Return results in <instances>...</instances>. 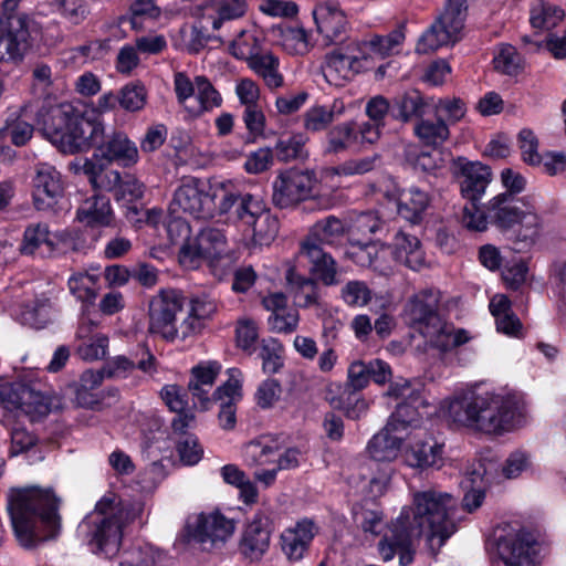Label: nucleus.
I'll return each instance as SVG.
<instances>
[{"label":"nucleus","mask_w":566,"mask_h":566,"mask_svg":"<svg viewBox=\"0 0 566 566\" xmlns=\"http://www.w3.org/2000/svg\"><path fill=\"white\" fill-rule=\"evenodd\" d=\"M450 419L485 434H502L526 421V405L516 394L468 392L452 399L448 407Z\"/></svg>","instance_id":"1"},{"label":"nucleus","mask_w":566,"mask_h":566,"mask_svg":"<svg viewBox=\"0 0 566 566\" xmlns=\"http://www.w3.org/2000/svg\"><path fill=\"white\" fill-rule=\"evenodd\" d=\"M60 499L50 488H13L8 493V512L20 545L32 548L60 531Z\"/></svg>","instance_id":"2"},{"label":"nucleus","mask_w":566,"mask_h":566,"mask_svg":"<svg viewBox=\"0 0 566 566\" xmlns=\"http://www.w3.org/2000/svg\"><path fill=\"white\" fill-rule=\"evenodd\" d=\"M457 501L452 494L434 489L417 491L412 504L405 506L394 521L406 528L398 535L400 543L426 535L429 541L438 538L439 546L457 531Z\"/></svg>","instance_id":"3"},{"label":"nucleus","mask_w":566,"mask_h":566,"mask_svg":"<svg viewBox=\"0 0 566 566\" xmlns=\"http://www.w3.org/2000/svg\"><path fill=\"white\" fill-rule=\"evenodd\" d=\"M501 179L506 191L490 200L491 217L503 230H510L516 226L512 239L513 249L516 252L527 251L542 234V219L531 200L516 197L526 185L525 178L520 172L506 168L502 171Z\"/></svg>","instance_id":"4"},{"label":"nucleus","mask_w":566,"mask_h":566,"mask_svg":"<svg viewBox=\"0 0 566 566\" xmlns=\"http://www.w3.org/2000/svg\"><path fill=\"white\" fill-rule=\"evenodd\" d=\"M36 125L44 137L64 154L97 148L105 130L94 114L85 115L71 105L62 104L39 108Z\"/></svg>","instance_id":"5"},{"label":"nucleus","mask_w":566,"mask_h":566,"mask_svg":"<svg viewBox=\"0 0 566 566\" xmlns=\"http://www.w3.org/2000/svg\"><path fill=\"white\" fill-rule=\"evenodd\" d=\"M125 509L115 493L105 494L95 505V510L85 516L80 531L85 535L91 551L112 558L120 548Z\"/></svg>","instance_id":"6"},{"label":"nucleus","mask_w":566,"mask_h":566,"mask_svg":"<svg viewBox=\"0 0 566 566\" xmlns=\"http://www.w3.org/2000/svg\"><path fill=\"white\" fill-rule=\"evenodd\" d=\"M52 408L51 397L34 385L24 382L0 384V422L4 423L7 413L21 412L38 421L46 417Z\"/></svg>","instance_id":"7"},{"label":"nucleus","mask_w":566,"mask_h":566,"mask_svg":"<svg viewBox=\"0 0 566 566\" xmlns=\"http://www.w3.org/2000/svg\"><path fill=\"white\" fill-rule=\"evenodd\" d=\"M467 0H448L444 11L421 35L417 52L427 54L459 40L467 17Z\"/></svg>","instance_id":"8"},{"label":"nucleus","mask_w":566,"mask_h":566,"mask_svg":"<svg viewBox=\"0 0 566 566\" xmlns=\"http://www.w3.org/2000/svg\"><path fill=\"white\" fill-rule=\"evenodd\" d=\"M40 24L25 14L10 17L0 28V62L19 64L40 35Z\"/></svg>","instance_id":"9"},{"label":"nucleus","mask_w":566,"mask_h":566,"mask_svg":"<svg viewBox=\"0 0 566 566\" xmlns=\"http://www.w3.org/2000/svg\"><path fill=\"white\" fill-rule=\"evenodd\" d=\"M316 184L314 170L296 167L283 169L272 185L273 205L280 209L295 207L312 197Z\"/></svg>","instance_id":"10"},{"label":"nucleus","mask_w":566,"mask_h":566,"mask_svg":"<svg viewBox=\"0 0 566 566\" xmlns=\"http://www.w3.org/2000/svg\"><path fill=\"white\" fill-rule=\"evenodd\" d=\"M184 296L174 289L160 290L149 301L148 332L167 342L176 340L177 315L182 312Z\"/></svg>","instance_id":"11"},{"label":"nucleus","mask_w":566,"mask_h":566,"mask_svg":"<svg viewBox=\"0 0 566 566\" xmlns=\"http://www.w3.org/2000/svg\"><path fill=\"white\" fill-rule=\"evenodd\" d=\"M439 304V291L427 289L411 296L403 310L406 322L428 342L443 328V319L438 312Z\"/></svg>","instance_id":"12"},{"label":"nucleus","mask_w":566,"mask_h":566,"mask_svg":"<svg viewBox=\"0 0 566 566\" xmlns=\"http://www.w3.org/2000/svg\"><path fill=\"white\" fill-rule=\"evenodd\" d=\"M235 530V522L219 511L199 513L187 520L185 532L188 541L202 545L203 549H211L231 537Z\"/></svg>","instance_id":"13"},{"label":"nucleus","mask_w":566,"mask_h":566,"mask_svg":"<svg viewBox=\"0 0 566 566\" xmlns=\"http://www.w3.org/2000/svg\"><path fill=\"white\" fill-rule=\"evenodd\" d=\"M214 210L213 197L197 178L185 179L175 190L169 203L170 214H188L195 219H208Z\"/></svg>","instance_id":"14"},{"label":"nucleus","mask_w":566,"mask_h":566,"mask_svg":"<svg viewBox=\"0 0 566 566\" xmlns=\"http://www.w3.org/2000/svg\"><path fill=\"white\" fill-rule=\"evenodd\" d=\"M227 243L222 230L216 228L202 229L198 237L182 244L179 251L180 263L188 269L200 266L205 260L219 259Z\"/></svg>","instance_id":"15"},{"label":"nucleus","mask_w":566,"mask_h":566,"mask_svg":"<svg viewBox=\"0 0 566 566\" xmlns=\"http://www.w3.org/2000/svg\"><path fill=\"white\" fill-rule=\"evenodd\" d=\"M497 554L505 566H539V544L532 534L517 531L497 539Z\"/></svg>","instance_id":"16"},{"label":"nucleus","mask_w":566,"mask_h":566,"mask_svg":"<svg viewBox=\"0 0 566 566\" xmlns=\"http://www.w3.org/2000/svg\"><path fill=\"white\" fill-rule=\"evenodd\" d=\"M64 195L62 175L48 163L34 166L32 178V200L38 211H51L59 205Z\"/></svg>","instance_id":"17"},{"label":"nucleus","mask_w":566,"mask_h":566,"mask_svg":"<svg viewBox=\"0 0 566 566\" xmlns=\"http://www.w3.org/2000/svg\"><path fill=\"white\" fill-rule=\"evenodd\" d=\"M313 18L325 45L345 40L349 22L337 0H319L313 9Z\"/></svg>","instance_id":"18"},{"label":"nucleus","mask_w":566,"mask_h":566,"mask_svg":"<svg viewBox=\"0 0 566 566\" xmlns=\"http://www.w3.org/2000/svg\"><path fill=\"white\" fill-rule=\"evenodd\" d=\"M266 208L264 200L258 195L222 187L218 203L219 213L231 214L244 227L251 223Z\"/></svg>","instance_id":"19"},{"label":"nucleus","mask_w":566,"mask_h":566,"mask_svg":"<svg viewBox=\"0 0 566 566\" xmlns=\"http://www.w3.org/2000/svg\"><path fill=\"white\" fill-rule=\"evenodd\" d=\"M326 142V153L339 154L352 146L375 144L376 129L368 125L357 124L353 120L344 122L328 130Z\"/></svg>","instance_id":"20"},{"label":"nucleus","mask_w":566,"mask_h":566,"mask_svg":"<svg viewBox=\"0 0 566 566\" xmlns=\"http://www.w3.org/2000/svg\"><path fill=\"white\" fill-rule=\"evenodd\" d=\"M454 174L460 180V191L469 201H478L491 181V170L479 161H469L463 157L453 160Z\"/></svg>","instance_id":"21"},{"label":"nucleus","mask_w":566,"mask_h":566,"mask_svg":"<svg viewBox=\"0 0 566 566\" xmlns=\"http://www.w3.org/2000/svg\"><path fill=\"white\" fill-rule=\"evenodd\" d=\"M271 533L270 517L256 513L242 534L240 552L252 562L260 560L270 547Z\"/></svg>","instance_id":"22"},{"label":"nucleus","mask_w":566,"mask_h":566,"mask_svg":"<svg viewBox=\"0 0 566 566\" xmlns=\"http://www.w3.org/2000/svg\"><path fill=\"white\" fill-rule=\"evenodd\" d=\"M391 377L390 366L381 359L369 361L356 360L347 370V380L344 390L360 391L366 388L370 380L384 385Z\"/></svg>","instance_id":"23"},{"label":"nucleus","mask_w":566,"mask_h":566,"mask_svg":"<svg viewBox=\"0 0 566 566\" xmlns=\"http://www.w3.org/2000/svg\"><path fill=\"white\" fill-rule=\"evenodd\" d=\"M95 157L108 163L116 161L124 167L135 165L138 159V149L134 142L123 132L103 133V142L98 143Z\"/></svg>","instance_id":"24"},{"label":"nucleus","mask_w":566,"mask_h":566,"mask_svg":"<svg viewBox=\"0 0 566 566\" xmlns=\"http://www.w3.org/2000/svg\"><path fill=\"white\" fill-rule=\"evenodd\" d=\"M229 379L213 391V399L221 401L218 415L222 429L231 430L237 423L235 403L241 398V371L237 368L228 370Z\"/></svg>","instance_id":"25"},{"label":"nucleus","mask_w":566,"mask_h":566,"mask_svg":"<svg viewBox=\"0 0 566 566\" xmlns=\"http://www.w3.org/2000/svg\"><path fill=\"white\" fill-rule=\"evenodd\" d=\"M316 532L315 524L306 518L285 528L280 536V544L286 558L290 562L301 560L307 553Z\"/></svg>","instance_id":"26"},{"label":"nucleus","mask_w":566,"mask_h":566,"mask_svg":"<svg viewBox=\"0 0 566 566\" xmlns=\"http://www.w3.org/2000/svg\"><path fill=\"white\" fill-rule=\"evenodd\" d=\"M285 281L286 290L295 306L301 308L322 306V291L316 280L300 274L294 268H289Z\"/></svg>","instance_id":"27"},{"label":"nucleus","mask_w":566,"mask_h":566,"mask_svg":"<svg viewBox=\"0 0 566 566\" xmlns=\"http://www.w3.org/2000/svg\"><path fill=\"white\" fill-rule=\"evenodd\" d=\"M444 446L433 438L418 440L403 451L406 464L415 469H440L444 464Z\"/></svg>","instance_id":"28"},{"label":"nucleus","mask_w":566,"mask_h":566,"mask_svg":"<svg viewBox=\"0 0 566 566\" xmlns=\"http://www.w3.org/2000/svg\"><path fill=\"white\" fill-rule=\"evenodd\" d=\"M70 169L75 174H83L95 190L115 191L122 180L117 170L106 169L102 164L93 159H77L70 164Z\"/></svg>","instance_id":"29"},{"label":"nucleus","mask_w":566,"mask_h":566,"mask_svg":"<svg viewBox=\"0 0 566 566\" xmlns=\"http://www.w3.org/2000/svg\"><path fill=\"white\" fill-rule=\"evenodd\" d=\"M300 254L307 258L311 264L310 272L324 285L332 286L339 283L337 263L321 245L301 244Z\"/></svg>","instance_id":"30"},{"label":"nucleus","mask_w":566,"mask_h":566,"mask_svg":"<svg viewBox=\"0 0 566 566\" xmlns=\"http://www.w3.org/2000/svg\"><path fill=\"white\" fill-rule=\"evenodd\" d=\"M76 218L80 222L84 223L92 232V235L95 237L96 229L108 227L112 223L113 213L109 199L101 195H94L87 198L78 207Z\"/></svg>","instance_id":"31"},{"label":"nucleus","mask_w":566,"mask_h":566,"mask_svg":"<svg viewBox=\"0 0 566 566\" xmlns=\"http://www.w3.org/2000/svg\"><path fill=\"white\" fill-rule=\"evenodd\" d=\"M396 261L407 268L418 271L424 266L426 258L420 240L405 231H398L391 243Z\"/></svg>","instance_id":"32"},{"label":"nucleus","mask_w":566,"mask_h":566,"mask_svg":"<svg viewBox=\"0 0 566 566\" xmlns=\"http://www.w3.org/2000/svg\"><path fill=\"white\" fill-rule=\"evenodd\" d=\"M347 233L346 223L335 216H327L316 221L301 244L338 245Z\"/></svg>","instance_id":"33"},{"label":"nucleus","mask_w":566,"mask_h":566,"mask_svg":"<svg viewBox=\"0 0 566 566\" xmlns=\"http://www.w3.org/2000/svg\"><path fill=\"white\" fill-rule=\"evenodd\" d=\"M428 103L418 90H409L398 94L391 102V116L402 123L421 119Z\"/></svg>","instance_id":"34"},{"label":"nucleus","mask_w":566,"mask_h":566,"mask_svg":"<svg viewBox=\"0 0 566 566\" xmlns=\"http://www.w3.org/2000/svg\"><path fill=\"white\" fill-rule=\"evenodd\" d=\"M403 528V526L399 527L395 522L390 523L388 532L384 534L382 539L378 544V552L384 560H390L396 553H399V563L401 566H407L412 563V544L416 538H410L407 544L400 543L401 541L398 535L400 534V530L402 531Z\"/></svg>","instance_id":"35"},{"label":"nucleus","mask_w":566,"mask_h":566,"mask_svg":"<svg viewBox=\"0 0 566 566\" xmlns=\"http://www.w3.org/2000/svg\"><path fill=\"white\" fill-rule=\"evenodd\" d=\"M55 314L56 308L53 302L42 294L22 306L20 319L24 325L42 329L54 321Z\"/></svg>","instance_id":"36"},{"label":"nucleus","mask_w":566,"mask_h":566,"mask_svg":"<svg viewBox=\"0 0 566 566\" xmlns=\"http://www.w3.org/2000/svg\"><path fill=\"white\" fill-rule=\"evenodd\" d=\"M429 193L417 186L403 189L398 202V213L411 223H419L430 205Z\"/></svg>","instance_id":"37"},{"label":"nucleus","mask_w":566,"mask_h":566,"mask_svg":"<svg viewBox=\"0 0 566 566\" xmlns=\"http://www.w3.org/2000/svg\"><path fill=\"white\" fill-rule=\"evenodd\" d=\"M249 69L270 90H277L284 85V77L280 72V59L270 51L261 52L248 63Z\"/></svg>","instance_id":"38"},{"label":"nucleus","mask_w":566,"mask_h":566,"mask_svg":"<svg viewBox=\"0 0 566 566\" xmlns=\"http://www.w3.org/2000/svg\"><path fill=\"white\" fill-rule=\"evenodd\" d=\"M206 9L209 11L213 30H219L224 22L238 20L245 15L248 0H207Z\"/></svg>","instance_id":"39"},{"label":"nucleus","mask_w":566,"mask_h":566,"mask_svg":"<svg viewBox=\"0 0 566 566\" xmlns=\"http://www.w3.org/2000/svg\"><path fill=\"white\" fill-rule=\"evenodd\" d=\"M345 112V104L335 99L331 105H314L304 113L303 125L308 132H322Z\"/></svg>","instance_id":"40"},{"label":"nucleus","mask_w":566,"mask_h":566,"mask_svg":"<svg viewBox=\"0 0 566 566\" xmlns=\"http://www.w3.org/2000/svg\"><path fill=\"white\" fill-rule=\"evenodd\" d=\"M397 430L385 426L368 442L367 450L376 461H391L397 458L401 448L402 438L394 434Z\"/></svg>","instance_id":"41"},{"label":"nucleus","mask_w":566,"mask_h":566,"mask_svg":"<svg viewBox=\"0 0 566 566\" xmlns=\"http://www.w3.org/2000/svg\"><path fill=\"white\" fill-rule=\"evenodd\" d=\"M195 99L196 104L190 105V108H188V113L195 117L210 113L213 109L219 108L223 103V98L220 92L205 75L197 76V91Z\"/></svg>","instance_id":"42"},{"label":"nucleus","mask_w":566,"mask_h":566,"mask_svg":"<svg viewBox=\"0 0 566 566\" xmlns=\"http://www.w3.org/2000/svg\"><path fill=\"white\" fill-rule=\"evenodd\" d=\"M353 521L355 526L366 536H379L390 524L384 521V512L379 507H370L367 504H359L353 507Z\"/></svg>","instance_id":"43"},{"label":"nucleus","mask_w":566,"mask_h":566,"mask_svg":"<svg viewBox=\"0 0 566 566\" xmlns=\"http://www.w3.org/2000/svg\"><path fill=\"white\" fill-rule=\"evenodd\" d=\"M359 63L357 56L353 54L342 53L334 50L326 55L324 65V75L332 82L338 80H348L356 73V66Z\"/></svg>","instance_id":"44"},{"label":"nucleus","mask_w":566,"mask_h":566,"mask_svg":"<svg viewBox=\"0 0 566 566\" xmlns=\"http://www.w3.org/2000/svg\"><path fill=\"white\" fill-rule=\"evenodd\" d=\"M424 408H427V403L421 395L417 396V401L416 399L401 401L391 413L387 424L397 431L405 430L420 421L422 418L421 409Z\"/></svg>","instance_id":"45"},{"label":"nucleus","mask_w":566,"mask_h":566,"mask_svg":"<svg viewBox=\"0 0 566 566\" xmlns=\"http://www.w3.org/2000/svg\"><path fill=\"white\" fill-rule=\"evenodd\" d=\"M307 140L308 138L303 134L281 136L272 149L273 157L282 163L304 160L308 157V151L305 147Z\"/></svg>","instance_id":"46"},{"label":"nucleus","mask_w":566,"mask_h":566,"mask_svg":"<svg viewBox=\"0 0 566 566\" xmlns=\"http://www.w3.org/2000/svg\"><path fill=\"white\" fill-rule=\"evenodd\" d=\"M245 228L251 231L254 245H269L277 235L279 220L266 208Z\"/></svg>","instance_id":"47"},{"label":"nucleus","mask_w":566,"mask_h":566,"mask_svg":"<svg viewBox=\"0 0 566 566\" xmlns=\"http://www.w3.org/2000/svg\"><path fill=\"white\" fill-rule=\"evenodd\" d=\"M381 227L379 217L371 211L361 212L346 226L348 239L352 244H360L363 241H371L370 235Z\"/></svg>","instance_id":"48"},{"label":"nucleus","mask_w":566,"mask_h":566,"mask_svg":"<svg viewBox=\"0 0 566 566\" xmlns=\"http://www.w3.org/2000/svg\"><path fill=\"white\" fill-rule=\"evenodd\" d=\"M279 43L284 51L293 55H304L311 49L310 38L302 27H279Z\"/></svg>","instance_id":"49"},{"label":"nucleus","mask_w":566,"mask_h":566,"mask_svg":"<svg viewBox=\"0 0 566 566\" xmlns=\"http://www.w3.org/2000/svg\"><path fill=\"white\" fill-rule=\"evenodd\" d=\"M413 132L422 144L433 147L442 145L450 136L449 127L442 118L437 120L421 118L415 125Z\"/></svg>","instance_id":"50"},{"label":"nucleus","mask_w":566,"mask_h":566,"mask_svg":"<svg viewBox=\"0 0 566 566\" xmlns=\"http://www.w3.org/2000/svg\"><path fill=\"white\" fill-rule=\"evenodd\" d=\"M27 116L28 109L23 108L20 114H11L6 119L3 134L17 147L24 146L33 136L34 127L27 120Z\"/></svg>","instance_id":"51"},{"label":"nucleus","mask_w":566,"mask_h":566,"mask_svg":"<svg viewBox=\"0 0 566 566\" xmlns=\"http://www.w3.org/2000/svg\"><path fill=\"white\" fill-rule=\"evenodd\" d=\"M42 244H46L50 250H54L55 244L51 238L49 226L43 222L29 224L23 232L21 253L32 255Z\"/></svg>","instance_id":"52"},{"label":"nucleus","mask_w":566,"mask_h":566,"mask_svg":"<svg viewBox=\"0 0 566 566\" xmlns=\"http://www.w3.org/2000/svg\"><path fill=\"white\" fill-rule=\"evenodd\" d=\"M443 328L438 331L428 342L432 347L441 352H449L455 347L467 344L471 336L463 328H455L451 323L443 321Z\"/></svg>","instance_id":"53"},{"label":"nucleus","mask_w":566,"mask_h":566,"mask_svg":"<svg viewBox=\"0 0 566 566\" xmlns=\"http://www.w3.org/2000/svg\"><path fill=\"white\" fill-rule=\"evenodd\" d=\"M332 405L353 420L361 418L369 409V401L358 391L350 390H344L337 399L332 401Z\"/></svg>","instance_id":"54"},{"label":"nucleus","mask_w":566,"mask_h":566,"mask_svg":"<svg viewBox=\"0 0 566 566\" xmlns=\"http://www.w3.org/2000/svg\"><path fill=\"white\" fill-rule=\"evenodd\" d=\"M564 11L554 4L539 1L531 10V23L534 28L546 29L551 32L564 19Z\"/></svg>","instance_id":"55"},{"label":"nucleus","mask_w":566,"mask_h":566,"mask_svg":"<svg viewBox=\"0 0 566 566\" xmlns=\"http://www.w3.org/2000/svg\"><path fill=\"white\" fill-rule=\"evenodd\" d=\"M365 113L369 120L364 122L360 125H368L376 129L377 142L380 138L381 129L385 126L386 116L389 113L391 114V103L381 95L374 96L367 102Z\"/></svg>","instance_id":"56"},{"label":"nucleus","mask_w":566,"mask_h":566,"mask_svg":"<svg viewBox=\"0 0 566 566\" xmlns=\"http://www.w3.org/2000/svg\"><path fill=\"white\" fill-rule=\"evenodd\" d=\"M69 289L77 300L92 304L98 292L97 277L87 273H76L69 279Z\"/></svg>","instance_id":"57"},{"label":"nucleus","mask_w":566,"mask_h":566,"mask_svg":"<svg viewBox=\"0 0 566 566\" xmlns=\"http://www.w3.org/2000/svg\"><path fill=\"white\" fill-rule=\"evenodd\" d=\"M462 224L471 230L482 232L488 229V224L492 223L499 229L503 230L502 227L491 217L490 213V201L485 206V210H480L475 201H470V206H464L462 213Z\"/></svg>","instance_id":"58"},{"label":"nucleus","mask_w":566,"mask_h":566,"mask_svg":"<svg viewBox=\"0 0 566 566\" xmlns=\"http://www.w3.org/2000/svg\"><path fill=\"white\" fill-rule=\"evenodd\" d=\"M277 447L262 443L251 442L245 448V462L249 467L261 469L268 465H276Z\"/></svg>","instance_id":"59"},{"label":"nucleus","mask_w":566,"mask_h":566,"mask_svg":"<svg viewBox=\"0 0 566 566\" xmlns=\"http://www.w3.org/2000/svg\"><path fill=\"white\" fill-rule=\"evenodd\" d=\"M229 51L235 59L247 61V64L262 52L258 38L244 30L230 43Z\"/></svg>","instance_id":"60"},{"label":"nucleus","mask_w":566,"mask_h":566,"mask_svg":"<svg viewBox=\"0 0 566 566\" xmlns=\"http://www.w3.org/2000/svg\"><path fill=\"white\" fill-rule=\"evenodd\" d=\"M405 40L403 28L399 27L387 35H374L368 44L374 54L386 57L398 52L399 46Z\"/></svg>","instance_id":"61"},{"label":"nucleus","mask_w":566,"mask_h":566,"mask_svg":"<svg viewBox=\"0 0 566 566\" xmlns=\"http://www.w3.org/2000/svg\"><path fill=\"white\" fill-rule=\"evenodd\" d=\"M494 69L503 74L517 75L523 66L522 59L514 46L503 45L493 59Z\"/></svg>","instance_id":"62"},{"label":"nucleus","mask_w":566,"mask_h":566,"mask_svg":"<svg viewBox=\"0 0 566 566\" xmlns=\"http://www.w3.org/2000/svg\"><path fill=\"white\" fill-rule=\"evenodd\" d=\"M145 193V185L135 176L126 175L122 178L119 186L115 192L117 201H123L128 206H136L135 202L140 200Z\"/></svg>","instance_id":"63"},{"label":"nucleus","mask_w":566,"mask_h":566,"mask_svg":"<svg viewBox=\"0 0 566 566\" xmlns=\"http://www.w3.org/2000/svg\"><path fill=\"white\" fill-rule=\"evenodd\" d=\"M60 14L73 25L86 20L90 8L85 0H53Z\"/></svg>","instance_id":"64"}]
</instances>
